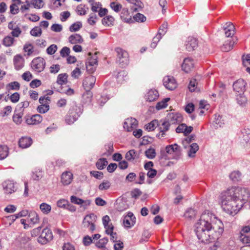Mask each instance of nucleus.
Returning <instances> with one entry per match:
<instances>
[{"mask_svg": "<svg viewBox=\"0 0 250 250\" xmlns=\"http://www.w3.org/2000/svg\"><path fill=\"white\" fill-rule=\"evenodd\" d=\"M194 227L198 239L204 244L215 242L221 237L224 230L222 222L208 211L202 214Z\"/></svg>", "mask_w": 250, "mask_h": 250, "instance_id": "nucleus-1", "label": "nucleus"}, {"mask_svg": "<svg viewBox=\"0 0 250 250\" xmlns=\"http://www.w3.org/2000/svg\"><path fill=\"white\" fill-rule=\"evenodd\" d=\"M159 125L158 121L154 120L145 125V128L148 131H153Z\"/></svg>", "mask_w": 250, "mask_h": 250, "instance_id": "nucleus-38", "label": "nucleus"}, {"mask_svg": "<svg viewBox=\"0 0 250 250\" xmlns=\"http://www.w3.org/2000/svg\"><path fill=\"white\" fill-rule=\"evenodd\" d=\"M42 116L40 114H35L32 116L27 115L25 117L26 123L30 125L39 124L42 121Z\"/></svg>", "mask_w": 250, "mask_h": 250, "instance_id": "nucleus-17", "label": "nucleus"}, {"mask_svg": "<svg viewBox=\"0 0 250 250\" xmlns=\"http://www.w3.org/2000/svg\"><path fill=\"white\" fill-rule=\"evenodd\" d=\"M29 105V102L28 101H25L24 102L20 103L18 104L17 108H19V109H17V110L20 112L21 111H22V113H23L24 108L28 107Z\"/></svg>", "mask_w": 250, "mask_h": 250, "instance_id": "nucleus-58", "label": "nucleus"}, {"mask_svg": "<svg viewBox=\"0 0 250 250\" xmlns=\"http://www.w3.org/2000/svg\"><path fill=\"white\" fill-rule=\"evenodd\" d=\"M6 88L9 90H18L20 88V84L18 82H13L9 83L6 85Z\"/></svg>", "mask_w": 250, "mask_h": 250, "instance_id": "nucleus-46", "label": "nucleus"}, {"mask_svg": "<svg viewBox=\"0 0 250 250\" xmlns=\"http://www.w3.org/2000/svg\"><path fill=\"white\" fill-rule=\"evenodd\" d=\"M116 209L119 211H124L129 208L126 202L123 200H118L116 203Z\"/></svg>", "mask_w": 250, "mask_h": 250, "instance_id": "nucleus-31", "label": "nucleus"}, {"mask_svg": "<svg viewBox=\"0 0 250 250\" xmlns=\"http://www.w3.org/2000/svg\"><path fill=\"white\" fill-rule=\"evenodd\" d=\"M133 20L134 22H143L146 21V17L143 14L138 13L133 16Z\"/></svg>", "mask_w": 250, "mask_h": 250, "instance_id": "nucleus-53", "label": "nucleus"}, {"mask_svg": "<svg viewBox=\"0 0 250 250\" xmlns=\"http://www.w3.org/2000/svg\"><path fill=\"white\" fill-rule=\"evenodd\" d=\"M247 83L243 79H238L233 83V89L236 93H244Z\"/></svg>", "mask_w": 250, "mask_h": 250, "instance_id": "nucleus-12", "label": "nucleus"}, {"mask_svg": "<svg viewBox=\"0 0 250 250\" xmlns=\"http://www.w3.org/2000/svg\"><path fill=\"white\" fill-rule=\"evenodd\" d=\"M7 96H8V98L11 101V102L13 103H16L19 102L20 98V94L18 92H15L10 96L8 94Z\"/></svg>", "mask_w": 250, "mask_h": 250, "instance_id": "nucleus-59", "label": "nucleus"}, {"mask_svg": "<svg viewBox=\"0 0 250 250\" xmlns=\"http://www.w3.org/2000/svg\"><path fill=\"white\" fill-rule=\"evenodd\" d=\"M229 178L233 182H237L241 180V173L239 171H234L229 174Z\"/></svg>", "mask_w": 250, "mask_h": 250, "instance_id": "nucleus-37", "label": "nucleus"}, {"mask_svg": "<svg viewBox=\"0 0 250 250\" xmlns=\"http://www.w3.org/2000/svg\"><path fill=\"white\" fill-rule=\"evenodd\" d=\"M116 79L119 82H122L127 78V73L125 70H121L118 72L116 75Z\"/></svg>", "mask_w": 250, "mask_h": 250, "instance_id": "nucleus-36", "label": "nucleus"}, {"mask_svg": "<svg viewBox=\"0 0 250 250\" xmlns=\"http://www.w3.org/2000/svg\"><path fill=\"white\" fill-rule=\"evenodd\" d=\"M165 120L169 122L170 125L179 124L182 121L183 117L179 113H169Z\"/></svg>", "mask_w": 250, "mask_h": 250, "instance_id": "nucleus-9", "label": "nucleus"}, {"mask_svg": "<svg viewBox=\"0 0 250 250\" xmlns=\"http://www.w3.org/2000/svg\"><path fill=\"white\" fill-rule=\"evenodd\" d=\"M240 241L244 244L250 243V236L241 234L239 236Z\"/></svg>", "mask_w": 250, "mask_h": 250, "instance_id": "nucleus-64", "label": "nucleus"}, {"mask_svg": "<svg viewBox=\"0 0 250 250\" xmlns=\"http://www.w3.org/2000/svg\"><path fill=\"white\" fill-rule=\"evenodd\" d=\"M69 42L72 44L81 43L83 41L82 37L78 34H75L69 36Z\"/></svg>", "mask_w": 250, "mask_h": 250, "instance_id": "nucleus-28", "label": "nucleus"}, {"mask_svg": "<svg viewBox=\"0 0 250 250\" xmlns=\"http://www.w3.org/2000/svg\"><path fill=\"white\" fill-rule=\"evenodd\" d=\"M166 151L169 154H173V158L178 160L181 155L180 147L177 144L168 145L165 148Z\"/></svg>", "mask_w": 250, "mask_h": 250, "instance_id": "nucleus-7", "label": "nucleus"}, {"mask_svg": "<svg viewBox=\"0 0 250 250\" xmlns=\"http://www.w3.org/2000/svg\"><path fill=\"white\" fill-rule=\"evenodd\" d=\"M91 217H96V216L93 213L90 214L89 215H87L85 216V217L84 218L83 224V227L85 228H89V227L90 226L91 224H92L93 223H90V222H88V219Z\"/></svg>", "mask_w": 250, "mask_h": 250, "instance_id": "nucleus-61", "label": "nucleus"}, {"mask_svg": "<svg viewBox=\"0 0 250 250\" xmlns=\"http://www.w3.org/2000/svg\"><path fill=\"white\" fill-rule=\"evenodd\" d=\"M68 75L66 73L60 74L58 76L57 83L60 85L66 83Z\"/></svg>", "mask_w": 250, "mask_h": 250, "instance_id": "nucleus-44", "label": "nucleus"}, {"mask_svg": "<svg viewBox=\"0 0 250 250\" xmlns=\"http://www.w3.org/2000/svg\"><path fill=\"white\" fill-rule=\"evenodd\" d=\"M33 140L31 137L23 136L21 137L18 141V145L20 147L26 148L31 146Z\"/></svg>", "mask_w": 250, "mask_h": 250, "instance_id": "nucleus-21", "label": "nucleus"}, {"mask_svg": "<svg viewBox=\"0 0 250 250\" xmlns=\"http://www.w3.org/2000/svg\"><path fill=\"white\" fill-rule=\"evenodd\" d=\"M14 41V39L12 37L7 36L3 39L2 44L5 46L9 47L13 44Z\"/></svg>", "mask_w": 250, "mask_h": 250, "instance_id": "nucleus-47", "label": "nucleus"}, {"mask_svg": "<svg viewBox=\"0 0 250 250\" xmlns=\"http://www.w3.org/2000/svg\"><path fill=\"white\" fill-rule=\"evenodd\" d=\"M120 18L121 20L126 23H134L131 16L129 15L128 9L127 8H123L120 13Z\"/></svg>", "mask_w": 250, "mask_h": 250, "instance_id": "nucleus-22", "label": "nucleus"}, {"mask_svg": "<svg viewBox=\"0 0 250 250\" xmlns=\"http://www.w3.org/2000/svg\"><path fill=\"white\" fill-rule=\"evenodd\" d=\"M138 125L137 120L133 118H127L124 124V128L127 131H131L136 128Z\"/></svg>", "mask_w": 250, "mask_h": 250, "instance_id": "nucleus-16", "label": "nucleus"}, {"mask_svg": "<svg viewBox=\"0 0 250 250\" xmlns=\"http://www.w3.org/2000/svg\"><path fill=\"white\" fill-rule=\"evenodd\" d=\"M110 6L113 10L118 13L122 10V5L120 3L116 2H111Z\"/></svg>", "mask_w": 250, "mask_h": 250, "instance_id": "nucleus-52", "label": "nucleus"}, {"mask_svg": "<svg viewBox=\"0 0 250 250\" xmlns=\"http://www.w3.org/2000/svg\"><path fill=\"white\" fill-rule=\"evenodd\" d=\"M167 26L168 24L167 22H164L160 27L157 34L160 35L161 37H162V36H164L167 31Z\"/></svg>", "mask_w": 250, "mask_h": 250, "instance_id": "nucleus-55", "label": "nucleus"}, {"mask_svg": "<svg viewBox=\"0 0 250 250\" xmlns=\"http://www.w3.org/2000/svg\"><path fill=\"white\" fill-rule=\"evenodd\" d=\"M170 100L169 98L164 99L162 101L157 103L156 105V108L157 110H160L166 107L167 106V103Z\"/></svg>", "mask_w": 250, "mask_h": 250, "instance_id": "nucleus-41", "label": "nucleus"}, {"mask_svg": "<svg viewBox=\"0 0 250 250\" xmlns=\"http://www.w3.org/2000/svg\"><path fill=\"white\" fill-rule=\"evenodd\" d=\"M159 96L158 91L155 89H150L145 95L146 99L148 102H153L157 100Z\"/></svg>", "mask_w": 250, "mask_h": 250, "instance_id": "nucleus-25", "label": "nucleus"}, {"mask_svg": "<svg viewBox=\"0 0 250 250\" xmlns=\"http://www.w3.org/2000/svg\"><path fill=\"white\" fill-rule=\"evenodd\" d=\"M250 197L247 188L232 187L222 192L221 201L223 210L232 216L236 215Z\"/></svg>", "mask_w": 250, "mask_h": 250, "instance_id": "nucleus-2", "label": "nucleus"}, {"mask_svg": "<svg viewBox=\"0 0 250 250\" xmlns=\"http://www.w3.org/2000/svg\"><path fill=\"white\" fill-rule=\"evenodd\" d=\"M104 148L105 149V151L102 154V155L107 157L111 155L114 151L113 143L110 142L105 145L104 146Z\"/></svg>", "mask_w": 250, "mask_h": 250, "instance_id": "nucleus-32", "label": "nucleus"}, {"mask_svg": "<svg viewBox=\"0 0 250 250\" xmlns=\"http://www.w3.org/2000/svg\"><path fill=\"white\" fill-rule=\"evenodd\" d=\"M108 239L107 237H104L102 239H100L99 241L96 243V246L98 248H105V246L108 242Z\"/></svg>", "mask_w": 250, "mask_h": 250, "instance_id": "nucleus-54", "label": "nucleus"}, {"mask_svg": "<svg viewBox=\"0 0 250 250\" xmlns=\"http://www.w3.org/2000/svg\"><path fill=\"white\" fill-rule=\"evenodd\" d=\"M170 125L169 122L164 120L162 124H159V130L160 132L156 135V137L159 139H162L167 135V132L169 130Z\"/></svg>", "mask_w": 250, "mask_h": 250, "instance_id": "nucleus-10", "label": "nucleus"}, {"mask_svg": "<svg viewBox=\"0 0 250 250\" xmlns=\"http://www.w3.org/2000/svg\"><path fill=\"white\" fill-rule=\"evenodd\" d=\"M34 47L31 43H26L23 47V50L24 52L27 53V55H31L33 52Z\"/></svg>", "mask_w": 250, "mask_h": 250, "instance_id": "nucleus-60", "label": "nucleus"}, {"mask_svg": "<svg viewBox=\"0 0 250 250\" xmlns=\"http://www.w3.org/2000/svg\"><path fill=\"white\" fill-rule=\"evenodd\" d=\"M32 67L36 71L41 72L42 71L45 66V62L42 58H37L34 59L31 62Z\"/></svg>", "mask_w": 250, "mask_h": 250, "instance_id": "nucleus-8", "label": "nucleus"}, {"mask_svg": "<svg viewBox=\"0 0 250 250\" xmlns=\"http://www.w3.org/2000/svg\"><path fill=\"white\" fill-rule=\"evenodd\" d=\"M223 29L226 37L231 38L225 42L221 48L223 51L228 52L232 49L234 44L237 41V39L236 37H233L235 33V27L231 22H227L224 26Z\"/></svg>", "mask_w": 250, "mask_h": 250, "instance_id": "nucleus-3", "label": "nucleus"}, {"mask_svg": "<svg viewBox=\"0 0 250 250\" xmlns=\"http://www.w3.org/2000/svg\"><path fill=\"white\" fill-rule=\"evenodd\" d=\"M107 164V161L105 158H100L97 162L96 166L98 169L102 170L105 167Z\"/></svg>", "mask_w": 250, "mask_h": 250, "instance_id": "nucleus-39", "label": "nucleus"}, {"mask_svg": "<svg viewBox=\"0 0 250 250\" xmlns=\"http://www.w3.org/2000/svg\"><path fill=\"white\" fill-rule=\"evenodd\" d=\"M117 53V59L121 67H125L129 63L128 53L120 47L115 49Z\"/></svg>", "mask_w": 250, "mask_h": 250, "instance_id": "nucleus-5", "label": "nucleus"}, {"mask_svg": "<svg viewBox=\"0 0 250 250\" xmlns=\"http://www.w3.org/2000/svg\"><path fill=\"white\" fill-rule=\"evenodd\" d=\"M70 201L72 203L75 204L82 205L84 208L90 204V201L89 200H83L74 195L71 196Z\"/></svg>", "mask_w": 250, "mask_h": 250, "instance_id": "nucleus-26", "label": "nucleus"}, {"mask_svg": "<svg viewBox=\"0 0 250 250\" xmlns=\"http://www.w3.org/2000/svg\"><path fill=\"white\" fill-rule=\"evenodd\" d=\"M28 220L33 224L37 223L39 221V215L35 211H30L28 214Z\"/></svg>", "mask_w": 250, "mask_h": 250, "instance_id": "nucleus-35", "label": "nucleus"}, {"mask_svg": "<svg viewBox=\"0 0 250 250\" xmlns=\"http://www.w3.org/2000/svg\"><path fill=\"white\" fill-rule=\"evenodd\" d=\"M185 46L188 51L190 52L195 50L198 46L197 40L192 37H188L186 42Z\"/></svg>", "mask_w": 250, "mask_h": 250, "instance_id": "nucleus-18", "label": "nucleus"}, {"mask_svg": "<svg viewBox=\"0 0 250 250\" xmlns=\"http://www.w3.org/2000/svg\"><path fill=\"white\" fill-rule=\"evenodd\" d=\"M82 27V23L81 21H77L74 23L69 27L70 31L76 32L79 31Z\"/></svg>", "mask_w": 250, "mask_h": 250, "instance_id": "nucleus-50", "label": "nucleus"}, {"mask_svg": "<svg viewBox=\"0 0 250 250\" xmlns=\"http://www.w3.org/2000/svg\"><path fill=\"white\" fill-rule=\"evenodd\" d=\"M40 208L42 213L45 214H48L51 210V206L45 203H42Z\"/></svg>", "mask_w": 250, "mask_h": 250, "instance_id": "nucleus-45", "label": "nucleus"}, {"mask_svg": "<svg viewBox=\"0 0 250 250\" xmlns=\"http://www.w3.org/2000/svg\"><path fill=\"white\" fill-rule=\"evenodd\" d=\"M83 112V106L77 104L75 102L70 104V107L65 117V122L67 125H71L76 121Z\"/></svg>", "mask_w": 250, "mask_h": 250, "instance_id": "nucleus-4", "label": "nucleus"}, {"mask_svg": "<svg viewBox=\"0 0 250 250\" xmlns=\"http://www.w3.org/2000/svg\"><path fill=\"white\" fill-rule=\"evenodd\" d=\"M49 109V105L47 104H41L38 107V111L40 113H45Z\"/></svg>", "mask_w": 250, "mask_h": 250, "instance_id": "nucleus-57", "label": "nucleus"}, {"mask_svg": "<svg viewBox=\"0 0 250 250\" xmlns=\"http://www.w3.org/2000/svg\"><path fill=\"white\" fill-rule=\"evenodd\" d=\"M136 155V152L134 149H131L126 152L125 158L128 161H131L135 159Z\"/></svg>", "mask_w": 250, "mask_h": 250, "instance_id": "nucleus-48", "label": "nucleus"}, {"mask_svg": "<svg viewBox=\"0 0 250 250\" xmlns=\"http://www.w3.org/2000/svg\"><path fill=\"white\" fill-rule=\"evenodd\" d=\"M30 34L34 37H40L42 35V29L39 26H35L30 31Z\"/></svg>", "mask_w": 250, "mask_h": 250, "instance_id": "nucleus-51", "label": "nucleus"}, {"mask_svg": "<svg viewBox=\"0 0 250 250\" xmlns=\"http://www.w3.org/2000/svg\"><path fill=\"white\" fill-rule=\"evenodd\" d=\"M133 5L131 7V9L134 11H138L143 8L144 4L140 0H126Z\"/></svg>", "mask_w": 250, "mask_h": 250, "instance_id": "nucleus-27", "label": "nucleus"}, {"mask_svg": "<svg viewBox=\"0 0 250 250\" xmlns=\"http://www.w3.org/2000/svg\"><path fill=\"white\" fill-rule=\"evenodd\" d=\"M111 186V183L108 180H104L98 187L99 190H105L109 188Z\"/></svg>", "mask_w": 250, "mask_h": 250, "instance_id": "nucleus-49", "label": "nucleus"}, {"mask_svg": "<svg viewBox=\"0 0 250 250\" xmlns=\"http://www.w3.org/2000/svg\"><path fill=\"white\" fill-rule=\"evenodd\" d=\"M8 154V148L6 146H0V160L5 158Z\"/></svg>", "mask_w": 250, "mask_h": 250, "instance_id": "nucleus-40", "label": "nucleus"}, {"mask_svg": "<svg viewBox=\"0 0 250 250\" xmlns=\"http://www.w3.org/2000/svg\"><path fill=\"white\" fill-rule=\"evenodd\" d=\"M93 93L90 90H85L82 96L83 101L85 104H89L92 101Z\"/></svg>", "mask_w": 250, "mask_h": 250, "instance_id": "nucleus-30", "label": "nucleus"}, {"mask_svg": "<svg viewBox=\"0 0 250 250\" xmlns=\"http://www.w3.org/2000/svg\"><path fill=\"white\" fill-rule=\"evenodd\" d=\"M199 149V146L196 143H192L190 146V148L188 152V156L189 157L193 158L195 157V154Z\"/></svg>", "mask_w": 250, "mask_h": 250, "instance_id": "nucleus-33", "label": "nucleus"}, {"mask_svg": "<svg viewBox=\"0 0 250 250\" xmlns=\"http://www.w3.org/2000/svg\"><path fill=\"white\" fill-rule=\"evenodd\" d=\"M237 103L241 106L246 105L247 103V98L244 95V93H241L236 95Z\"/></svg>", "mask_w": 250, "mask_h": 250, "instance_id": "nucleus-29", "label": "nucleus"}, {"mask_svg": "<svg viewBox=\"0 0 250 250\" xmlns=\"http://www.w3.org/2000/svg\"><path fill=\"white\" fill-rule=\"evenodd\" d=\"M13 63L15 69L19 70L24 66V59L21 54H17L14 57Z\"/></svg>", "mask_w": 250, "mask_h": 250, "instance_id": "nucleus-19", "label": "nucleus"}, {"mask_svg": "<svg viewBox=\"0 0 250 250\" xmlns=\"http://www.w3.org/2000/svg\"><path fill=\"white\" fill-rule=\"evenodd\" d=\"M96 77L89 75L85 78L83 81V85L85 90H90L94 86L96 82Z\"/></svg>", "mask_w": 250, "mask_h": 250, "instance_id": "nucleus-14", "label": "nucleus"}, {"mask_svg": "<svg viewBox=\"0 0 250 250\" xmlns=\"http://www.w3.org/2000/svg\"><path fill=\"white\" fill-rule=\"evenodd\" d=\"M4 192L6 194H12L15 192L17 188L13 181L6 180L2 183Z\"/></svg>", "mask_w": 250, "mask_h": 250, "instance_id": "nucleus-11", "label": "nucleus"}, {"mask_svg": "<svg viewBox=\"0 0 250 250\" xmlns=\"http://www.w3.org/2000/svg\"><path fill=\"white\" fill-rule=\"evenodd\" d=\"M73 175L70 171H65L61 176V182L63 185H69L73 180Z\"/></svg>", "mask_w": 250, "mask_h": 250, "instance_id": "nucleus-23", "label": "nucleus"}, {"mask_svg": "<svg viewBox=\"0 0 250 250\" xmlns=\"http://www.w3.org/2000/svg\"><path fill=\"white\" fill-rule=\"evenodd\" d=\"M196 211L193 208H188L184 214V216L189 219H192L195 218Z\"/></svg>", "mask_w": 250, "mask_h": 250, "instance_id": "nucleus-42", "label": "nucleus"}, {"mask_svg": "<svg viewBox=\"0 0 250 250\" xmlns=\"http://www.w3.org/2000/svg\"><path fill=\"white\" fill-rule=\"evenodd\" d=\"M70 52V48L69 47L65 46L61 49L60 51V55L62 57L65 58L67 56L68 57L69 55Z\"/></svg>", "mask_w": 250, "mask_h": 250, "instance_id": "nucleus-63", "label": "nucleus"}, {"mask_svg": "<svg viewBox=\"0 0 250 250\" xmlns=\"http://www.w3.org/2000/svg\"><path fill=\"white\" fill-rule=\"evenodd\" d=\"M136 222V217L132 212H128L127 214L124 216L123 223L125 227L130 228L133 226Z\"/></svg>", "mask_w": 250, "mask_h": 250, "instance_id": "nucleus-13", "label": "nucleus"}, {"mask_svg": "<svg viewBox=\"0 0 250 250\" xmlns=\"http://www.w3.org/2000/svg\"><path fill=\"white\" fill-rule=\"evenodd\" d=\"M12 4L10 6V13L12 15H16L19 12L20 9L19 5L23 2L21 0H12Z\"/></svg>", "mask_w": 250, "mask_h": 250, "instance_id": "nucleus-24", "label": "nucleus"}, {"mask_svg": "<svg viewBox=\"0 0 250 250\" xmlns=\"http://www.w3.org/2000/svg\"><path fill=\"white\" fill-rule=\"evenodd\" d=\"M53 234L51 231L47 229H44L40 236L38 238V242L42 244H45L53 239Z\"/></svg>", "mask_w": 250, "mask_h": 250, "instance_id": "nucleus-6", "label": "nucleus"}, {"mask_svg": "<svg viewBox=\"0 0 250 250\" xmlns=\"http://www.w3.org/2000/svg\"><path fill=\"white\" fill-rule=\"evenodd\" d=\"M57 49L58 47L57 45L53 44L46 49V52L49 55H53L56 52Z\"/></svg>", "mask_w": 250, "mask_h": 250, "instance_id": "nucleus-62", "label": "nucleus"}, {"mask_svg": "<svg viewBox=\"0 0 250 250\" xmlns=\"http://www.w3.org/2000/svg\"><path fill=\"white\" fill-rule=\"evenodd\" d=\"M194 61L191 58H186L182 64V70L186 73L189 72L194 66Z\"/></svg>", "mask_w": 250, "mask_h": 250, "instance_id": "nucleus-20", "label": "nucleus"}, {"mask_svg": "<svg viewBox=\"0 0 250 250\" xmlns=\"http://www.w3.org/2000/svg\"><path fill=\"white\" fill-rule=\"evenodd\" d=\"M102 24L106 26L113 25L114 22V18L111 16H106L102 20Z\"/></svg>", "mask_w": 250, "mask_h": 250, "instance_id": "nucleus-34", "label": "nucleus"}, {"mask_svg": "<svg viewBox=\"0 0 250 250\" xmlns=\"http://www.w3.org/2000/svg\"><path fill=\"white\" fill-rule=\"evenodd\" d=\"M145 154L147 158L153 159L156 156L155 150L153 148H150L145 151Z\"/></svg>", "mask_w": 250, "mask_h": 250, "instance_id": "nucleus-56", "label": "nucleus"}, {"mask_svg": "<svg viewBox=\"0 0 250 250\" xmlns=\"http://www.w3.org/2000/svg\"><path fill=\"white\" fill-rule=\"evenodd\" d=\"M23 115V113L22 111H19L18 113L14 114L13 116V122L17 125L21 124L22 122V117Z\"/></svg>", "mask_w": 250, "mask_h": 250, "instance_id": "nucleus-43", "label": "nucleus"}, {"mask_svg": "<svg viewBox=\"0 0 250 250\" xmlns=\"http://www.w3.org/2000/svg\"><path fill=\"white\" fill-rule=\"evenodd\" d=\"M163 83L166 88L170 90H174L177 86L175 80L173 77L169 76L164 77Z\"/></svg>", "mask_w": 250, "mask_h": 250, "instance_id": "nucleus-15", "label": "nucleus"}]
</instances>
